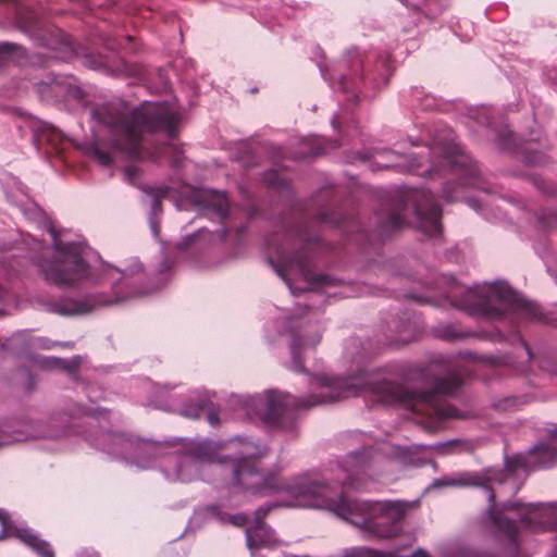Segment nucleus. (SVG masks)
<instances>
[{"mask_svg":"<svg viewBox=\"0 0 557 557\" xmlns=\"http://www.w3.org/2000/svg\"><path fill=\"white\" fill-rule=\"evenodd\" d=\"M3 296V288L0 286V298Z\"/></svg>","mask_w":557,"mask_h":557,"instance_id":"obj_38","label":"nucleus"},{"mask_svg":"<svg viewBox=\"0 0 557 557\" xmlns=\"http://www.w3.org/2000/svg\"><path fill=\"white\" fill-rule=\"evenodd\" d=\"M151 388L156 389V395L154 399L150 401V405L156 408L163 409L166 411H177L181 416L189 419L199 418L201 412L207 409V421L211 425H218L221 421L218 412L210 409L209 404L205 400H197L195 404L189 403L185 404L184 406H177L175 403L168 404L161 399L163 395L168 393V389L165 391L164 388L157 387L154 385H151Z\"/></svg>","mask_w":557,"mask_h":557,"instance_id":"obj_10","label":"nucleus"},{"mask_svg":"<svg viewBox=\"0 0 557 557\" xmlns=\"http://www.w3.org/2000/svg\"><path fill=\"white\" fill-rule=\"evenodd\" d=\"M95 156L98 159V161L104 165H108L112 162V156L110 152L97 149L95 151Z\"/></svg>","mask_w":557,"mask_h":557,"instance_id":"obj_26","label":"nucleus"},{"mask_svg":"<svg viewBox=\"0 0 557 557\" xmlns=\"http://www.w3.org/2000/svg\"><path fill=\"white\" fill-rule=\"evenodd\" d=\"M187 193L194 207L212 210L220 219L226 216L228 199L224 193L212 189H189Z\"/></svg>","mask_w":557,"mask_h":557,"instance_id":"obj_13","label":"nucleus"},{"mask_svg":"<svg viewBox=\"0 0 557 557\" xmlns=\"http://www.w3.org/2000/svg\"><path fill=\"white\" fill-rule=\"evenodd\" d=\"M161 154H164L173 165L177 166L182 162L183 149L178 145L171 143L162 147Z\"/></svg>","mask_w":557,"mask_h":557,"instance_id":"obj_19","label":"nucleus"},{"mask_svg":"<svg viewBox=\"0 0 557 557\" xmlns=\"http://www.w3.org/2000/svg\"><path fill=\"white\" fill-rule=\"evenodd\" d=\"M275 271L277 275L284 280L293 295H297L306 288L295 287L292 283L290 275L301 277L308 285H318L324 282V277L317 275L312 271L304 253H296L290 260H283L281 264L275 267Z\"/></svg>","mask_w":557,"mask_h":557,"instance_id":"obj_9","label":"nucleus"},{"mask_svg":"<svg viewBox=\"0 0 557 557\" xmlns=\"http://www.w3.org/2000/svg\"><path fill=\"white\" fill-rule=\"evenodd\" d=\"M209 516L224 523L228 522L235 527H244L248 522V517L245 513L228 515L221 510L220 505H212L206 508Z\"/></svg>","mask_w":557,"mask_h":557,"instance_id":"obj_17","label":"nucleus"},{"mask_svg":"<svg viewBox=\"0 0 557 557\" xmlns=\"http://www.w3.org/2000/svg\"><path fill=\"white\" fill-rule=\"evenodd\" d=\"M454 445H458L460 446L459 450H467V449H470L469 445L468 444H461V443H457V442H454L453 443Z\"/></svg>","mask_w":557,"mask_h":557,"instance_id":"obj_31","label":"nucleus"},{"mask_svg":"<svg viewBox=\"0 0 557 557\" xmlns=\"http://www.w3.org/2000/svg\"><path fill=\"white\" fill-rule=\"evenodd\" d=\"M81 362L79 357H74L70 360H64L57 357H41L36 360V363L47 370H53V369H62L67 372L74 371Z\"/></svg>","mask_w":557,"mask_h":557,"instance_id":"obj_15","label":"nucleus"},{"mask_svg":"<svg viewBox=\"0 0 557 557\" xmlns=\"http://www.w3.org/2000/svg\"><path fill=\"white\" fill-rule=\"evenodd\" d=\"M443 336L445 338H447V339H455V338L461 337L462 334L461 333L451 332L450 330H447V331H445Z\"/></svg>","mask_w":557,"mask_h":557,"instance_id":"obj_29","label":"nucleus"},{"mask_svg":"<svg viewBox=\"0 0 557 557\" xmlns=\"http://www.w3.org/2000/svg\"><path fill=\"white\" fill-rule=\"evenodd\" d=\"M418 166H419V165H416V164L410 163V164L408 165V169H409L410 171H416Z\"/></svg>","mask_w":557,"mask_h":557,"instance_id":"obj_34","label":"nucleus"},{"mask_svg":"<svg viewBox=\"0 0 557 557\" xmlns=\"http://www.w3.org/2000/svg\"><path fill=\"white\" fill-rule=\"evenodd\" d=\"M275 506L276 504H272L256 510L252 524L246 529V541L249 549L252 550L263 546L270 547L277 544L273 530L262 522L269 510Z\"/></svg>","mask_w":557,"mask_h":557,"instance_id":"obj_12","label":"nucleus"},{"mask_svg":"<svg viewBox=\"0 0 557 557\" xmlns=\"http://www.w3.org/2000/svg\"><path fill=\"white\" fill-rule=\"evenodd\" d=\"M324 150H325V148L319 144V147L312 149L308 154H310V156H318L321 152H323Z\"/></svg>","mask_w":557,"mask_h":557,"instance_id":"obj_30","label":"nucleus"},{"mask_svg":"<svg viewBox=\"0 0 557 557\" xmlns=\"http://www.w3.org/2000/svg\"><path fill=\"white\" fill-rule=\"evenodd\" d=\"M388 156V160L386 162H380L379 160H376V164L380 169H387V168H394V166H400L401 163L399 162H394L393 158L392 157H395V153L391 150H385L383 152H380L377 153V156Z\"/></svg>","mask_w":557,"mask_h":557,"instance_id":"obj_21","label":"nucleus"},{"mask_svg":"<svg viewBox=\"0 0 557 557\" xmlns=\"http://www.w3.org/2000/svg\"><path fill=\"white\" fill-rule=\"evenodd\" d=\"M412 202L418 230L428 237H436L442 232L441 208L429 190H413L407 195Z\"/></svg>","mask_w":557,"mask_h":557,"instance_id":"obj_7","label":"nucleus"},{"mask_svg":"<svg viewBox=\"0 0 557 557\" xmlns=\"http://www.w3.org/2000/svg\"><path fill=\"white\" fill-rule=\"evenodd\" d=\"M94 444L112 458L141 470L158 463L170 482L210 481L215 474L230 472L231 506L240 505L248 495L286 494L292 498L286 506L330 510L377 537L395 535L408 508L403 502L348 499L309 474L283 480L273 472H262L256 462L268 456L269 447L253 437L237 436L219 445L209 440L191 441L183 453H168L161 443L115 432L101 433Z\"/></svg>","mask_w":557,"mask_h":557,"instance_id":"obj_1","label":"nucleus"},{"mask_svg":"<svg viewBox=\"0 0 557 557\" xmlns=\"http://www.w3.org/2000/svg\"><path fill=\"white\" fill-rule=\"evenodd\" d=\"M0 522L2 525L0 531V540L5 536H14L23 542L26 546H28L39 557H54L53 549L51 548L49 542L42 540L39 534L34 532V530L29 529L28 527L15 524L13 521H11L8 512L5 524L2 520H0Z\"/></svg>","mask_w":557,"mask_h":557,"instance_id":"obj_11","label":"nucleus"},{"mask_svg":"<svg viewBox=\"0 0 557 557\" xmlns=\"http://www.w3.org/2000/svg\"><path fill=\"white\" fill-rule=\"evenodd\" d=\"M214 235L212 233H210L208 231L200 230L198 233L189 235V236L185 237L183 240H181L177 244V248L181 250H184V249L191 247L193 245H198L201 240H205L209 237L211 238ZM215 236L219 237L220 240H222L224 238V232L221 234H218Z\"/></svg>","mask_w":557,"mask_h":557,"instance_id":"obj_18","label":"nucleus"},{"mask_svg":"<svg viewBox=\"0 0 557 557\" xmlns=\"http://www.w3.org/2000/svg\"><path fill=\"white\" fill-rule=\"evenodd\" d=\"M16 45L4 42L0 45V55L8 59L13 53V50L17 49Z\"/></svg>","mask_w":557,"mask_h":557,"instance_id":"obj_25","label":"nucleus"},{"mask_svg":"<svg viewBox=\"0 0 557 557\" xmlns=\"http://www.w3.org/2000/svg\"><path fill=\"white\" fill-rule=\"evenodd\" d=\"M460 384L459 374L453 372L436 379L432 391L414 392L383 380L379 372L362 371L348 377H313L310 381L311 394L306 399L268 391L252 396H232L228 405L234 409V418L258 414L271 426L293 432L296 429L297 410L364 393L375 396L385 405H398L416 412L422 411L420 407H428L442 417H455L454 409L440 407L436 396L453 394Z\"/></svg>","mask_w":557,"mask_h":557,"instance_id":"obj_2","label":"nucleus"},{"mask_svg":"<svg viewBox=\"0 0 557 557\" xmlns=\"http://www.w3.org/2000/svg\"><path fill=\"white\" fill-rule=\"evenodd\" d=\"M420 91H417V98L419 99V106L423 110H433L436 108L435 99L432 96L424 95L423 98L420 99Z\"/></svg>","mask_w":557,"mask_h":557,"instance_id":"obj_22","label":"nucleus"},{"mask_svg":"<svg viewBox=\"0 0 557 557\" xmlns=\"http://www.w3.org/2000/svg\"><path fill=\"white\" fill-rule=\"evenodd\" d=\"M430 168L425 170L429 175L441 172L444 169H453L457 174H463L462 185L474 186V180L479 174L472 160L462 153V149L455 140L451 129H444L436 134L429 146Z\"/></svg>","mask_w":557,"mask_h":557,"instance_id":"obj_6","label":"nucleus"},{"mask_svg":"<svg viewBox=\"0 0 557 557\" xmlns=\"http://www.w3.org/2000/svg\"><path fill=\"white\" fill-rule=\"evenodd\" d=\"M162 268H163V270H165V269H169L170 265L165 262L164 264H162Z\"/></svg>","mask_w":557,"mask_h":557,"instance_id":"obj_36","label":"nucleus"},{"mask_svg":"<svg viewBox=\"0 0 557 557\" xmlns=\"http://www.w3.org/2000/svg\"><path fill=\"white\" fill-rule=\"evenodd\" d=\"M338 86L343 88L344 91L349 92L350 89L355 90L359 87V78L352 79L351 77L342 75L338 81Z\"/></svg>","mask_w":557,"mask_h":557,"instance_id":"obj_20","label":"nucleus"},{"mask_svg":"<svg viewBox=\"0 0 557 557\" xmlns=\"http://www.w3.org/2000/svg\"><path fill=\"white\" fill-rule=\"evenodd\" d=\"M321 339V335L318 332L306 335H294L290 342V352L293 360V369L295 371L302 370V355L309 349H313Z\"/></svg>","mask_w":557,"mask_h":557,"instance_id":"obj_14","label":"nucleus"},{"mask_svg":"<svg viewBox=\"0 0 557 557\" xmlns=\"http://www.w3.org/2000/svg\"><path fill=\"white\" fill-rule=\"evenodd\" d=\"M454 186H447L446 189L444 190V195L443 197L447 200V201H451V200H456L458 199V196L456 195L455 190L453 189Z\"/></svg>","mask_w":557,"mask_h":557,"instance_id":"obj_27","label":"nucleus"},{"mask_svg":"<svg viewBox=\"0 0 557 557\" xmlns=\"http://www.w3.org/2000/svg\"><path fill=\"white\" fill-rule=\"evenodd\" d=\"M332 124H333V126H334V127H337V125L339 124V120H338V116H337V115H335V116L333 117V120H332Z\"/></svg>","mask_w":557,"mask_h":557,"instance_id":"obj_32","label":"nucleus"},{"mask_svg":"<svg viewBox=\"0 0 557 557\" xmlns=\"http://www.w3.org/2000/svg\"><path fill=\"white\" fill-rule=\"evenodd\" d=\"M82 557H99V555L96 553H85Z\"/></svg>","mask_w":557,"mask_h":557,"instance_id":"obj_33","label":"nucleus"},{"mask_svg":"<svg viewBox=\"0 0 557 557\" xmlns=\"http://www.w3.org/2000/svg\"><path fill=\"white\" fill-rule=\"evenodd\" d=\"M52 236L53 256L44 259L39 269L45 280L59 287H90L100 283L111 285V295L90 294L82 298H62L49 305V310L59 315H82L101 307L124 304L149 292L133 288L134 276L141 272V264L134 261L125 269L113 268L102 262L91 264L89 252L83 242L61 238L54 230Z\"/></svg>","mask_w":557,"mask_h":557,"instance_id":"obj_3","label":"nucleus"},{"mask_svg":"<svg viewBox=\"0 0 557 557\" xmlns=\"http://www.w3.org/2000/svg\"><path fill=\"white\" fill-rule=\"evenodd\" d=\"M388 223L393 228L401 227L405 223L403 212H398V211L392 212V214L389 215V219H388Z\"/></svg>","mask_w":557,"mask_h":557,"instance_id":"obj_23","label":"nucleus"},{"mask_svg":"<svg viewBox=\"0 0 557 557\" xmlns=\"http://www.w3.org/2000/svg\"><path fill=\"white\" fill-rule=\"evenodd\" d=\"M143 190L151 197V214H150V225L151 228L157 235V225L154 221V216H157L161 212V199L166 198L169 195V188H151L145 187Z\"/></svg>","mask_w":557,"mask_h":557,"instance_id":"obj_16","label":"nucleus"},{"mask_svg":"<svg viewBox=\"0 0 557 557\" xmlns=\"http://www.w3.org/2000/svg\"><path fill=\"white\" fill-rule=\"evenodd\" d=\"M40 346H41L42 348H47V349L51 348V345H49V344H47V343H42Z\"/></svg>","mask_w":557,"mask_h":557,"instance_id":"obj_35","label":"nucleus"},{"mask_svg":"<svg viewBox=\"0 0 557 557\" xmlns=\"http://www.w3.org/2000/svg\"><path fill=\"white\" fill-rule=\"evenodd\" d=\"M91 116L109 129L113 152L127 159L141 158V140L146 134L162 133L173 137L181 120L180 112L166 102H144L129 112L117 106L102 104L91 110Z\"/></svg>","mask_w":557,"mask_h":557,"instance_id":"obj_4","label":"nucleus"},{"mask_svg":"<svg viewBox=\"0 0 557 557\" xmlns=\"http://www.w3.org/2000/svg\"><path fill=\"white\" fill-rule=\"evenodd\" d=\"M370 461V450L363 449L337 460L331 466V472L341 485L357 490L362 487L366 483V474Z\"/></svg>","mask_w":557,"mask_h":557,"instance_id":"obj_8","label":"nucleus"},{"mask_svg":"<svg viewBox=\"0 0 557 557\" xmlns=\"http://www.w3.org/2000/svg\"><path fill=\"white\" fill-rule=\"evenodd\" d=\"M151 158H152V159H154V160H157V159H159L160 157H159V154H157V153H156V154H152V156H151Z\"/></svg>","mask_w":557,"mask_h":557,"instance_id":"obj_37","label":"nucleus"},{"mask_svg":"<svg viewBox=\"0 0 557 557\" xmlns=\"http://www.w3.org/2000/svg\"><path fill=\"white\" fill-rule=\"evenodd\" d=\"M381 554H386L387 557H398L396 553L394 552H388V553H384V552H380ZM410 557H430L425 552H423L422 549H418L412 556Z\"/></svg>","mask_w":557,"mask_h":557,"instance_id":"obj_28","label":"nucleus"},{"mask_svg":"<svg viewBox=\"0 0 557 557\" xmlns=\"http://www.w3.org/2000/svg\"><path fill=\"white\" fill-rule=\"evenodd\" d=\"M457 306L471 314L487 319L513 314H521L528 319L541 318L536 304L523 299L503 281L484 282L468 288Z\"/></svg>","mask_w":557,"mask_h":557,"instance_id":"obj_5","label":"nucleus"},{"mask_svg":"<svg viewBox=\"0 0 557 557\" xmlns=\"http://www.w3.org/2000/svg\"><path fill=\"white\" fill-rule=\"evenodd\" d=\"M138 168L136 165H127L125 169H124V176H125V180L133 184L135 178L137 177L138 175Z\"/></svg>","mask_w":557,"mask_h":557,"instance_id":"obj_24","label":"nucleus"}]
</instances>
